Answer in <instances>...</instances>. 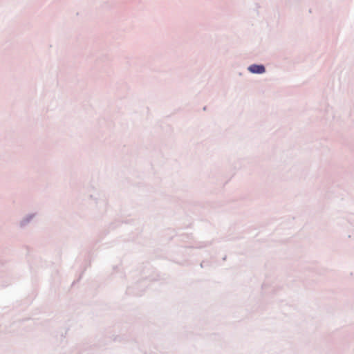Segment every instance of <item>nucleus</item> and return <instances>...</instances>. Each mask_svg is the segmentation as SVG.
<instances>
[{
	"mask_svg": "<svg viewBox=\"0 0 354 354\" xmlns=\"http://www.w3.org/2000/svg\"><path fill=\"white\" fill-rule=\"evenodd\" d=\"M249 71L253 73H263L265 72V68L262 65L253 64L249 67Z\"/></svg>",
	"mask_w": 354,
	"mask_h": 354,
	"instance_id": "nucleus-1",
	"label": "nucleus"
}]
</instances>
